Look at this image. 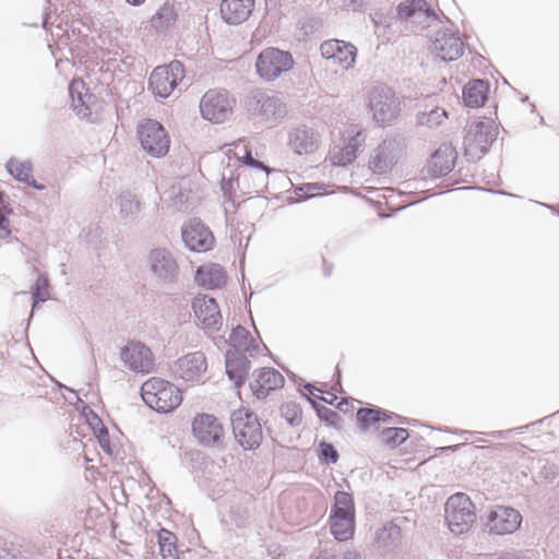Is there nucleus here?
<instances>
[{
  "mask_svg": "<svg viewBox=\"0 0 559 559\" xmlns=\"http://www.w3.org/2000/svg\"><path fill=\"white\" fill-rule=\"evenodd\" d=\"M310 393H312V390L314 389V386L312 384H307L305 386Z\"/></svg>",
  "mask_w": 559,
  "mask_h": 559,
  "instance_id": "nucleus-54",
  "label": "nucleus"
},
{
  "mask_svg": "<svg viewBox=\"0 0 559 559\" xmlns=\"http://www.w3.org/2000/svg\"><path fill=\"white\" fill-rule=\"evenodd\" d=\"M455 158L456 152L451 145H441L430 157L428 174L436 178L448 175L454 168Z\"/></svg>",
  "mask_w": 559,
  "mask_h": 559,
  "instance_id": "nucleus-26",
  "label": "nucleus"
},
{
  "mask_svg": "<svg viewBox=\"0 0 559 559\" xmlns=\"http://www.w3.org/2000/svg\"><path fill=\"white\" fill-rule=\"evenodd\" d=\"M253 377L250 388L258 399L266 397L271 391L282 388L285 381L284 377L274 368L257 370Z\"/></svg>",
  "mask_w": 559,
  "mask_h": 559,
  "instance_id": "nucleus-23",
  "label": "nucleus"
},
{
  "mask_svg": "<svg viewBox=\"0 0 559 559\" xmlns=\"http://www.w3.org/2000/svg\"><path fill=\"white\" fill-rule=\"evenodd\" d=\"M8 219L5 216L0 212V229H5L8 226Z\"/></svg>",
  "mask_w": 559,
  "mask_h": 559,
  "instance_id": "nucleus-51",
  "label": "nucleus"
},
{
  "mask_svg": "<svg viewBox=\"0 0 559 559\" xmlns=\"http://www.w3.org/2000/svg\"><path fill=\"white\" fill-rule=\"evenodd\" d=\"M401 539V528L399 525L390 522L385 524L377 534V542L384 548L395 547Z\"/></svg>",
  "mask_w": 559,
  "mask_h": 559,
  "instance_id": "nucleus-36",
  "label": "nucleus"
},
{
  "mask_svg": "<svg viewBox=\"0 0 559 559\" xmlns=\"http://www.w3.org/2000/svg\"><path fill=\"white\" fill-rule=\"evenodd\" d=\"M330 528L337 540H347L354 534L355 516L331 514Z\"/></svg>",
  "mask_w": 559,
  "mask_h": 559,
  "instance_id": "nucleus-33",
  "label": "nucleus"
},
{
  "mask_svg": "<svg viewBox=\"0 0 559 559\" xmlns=\"http://www.w3.org/2000/svg\"><path fill=\"white\" fill-rule=\"evenodd\" d=\"M248 108L263 120H277L286 115V107L281 98L263 91L251 93Z\"/></svg>",
  "mask_w": 559,
  "mask_h": 559,
  "instance_id": "nucleus-13",
  "label": "nucleus"
},
{
  "mask_svg": "<svg viewBox=\"0 0 559 559\" xmlns=\"http://www.w3.org/2000/svg\"><path fill=\"white\" fill-rule=\"evenodd\" d=\"M157 542L163 559H177V536L166 528L157 534Z\"/></svg>",
  "mask_w": 559,
  "mask_h": 559,
  "instance_id": "nucleus-34",
  "label": "nucleus"
},
{
  "mask_svg": "<svg viewBox=\"0 0 559 559\" xmlns=\"http://www.w3.org/2000/svg\"><path fill=\"white\" fill-rule=\"evenodd\" d=\"M282 416L290 426H298L302 420V411L297 403L288 402L281 407Z\"/></svg>",
  "mask_w": 559,
  "mask_h": 559,
  "instance_id": "nucleus-40",
  "label": "nucleus"
},
{
  "mask_svg": "<svg viewBox=\"0 0 559 559\" xmlns=\"http://www.w3.org/2000/svg\"><path fill=\"white\" fill-rule=\"evenodd\" d=\"M118 204L120 207V215L124 219H134L140 212V203L134 199V197L127 192L122 193L118 199Z\"/></svg>",
  "mask_w": 559,
  "mask_h": 559,
  "instance_id": "nucleus-38",
  "label": "nucleus"
},
{
  "mask_svg": "<svg viewBox=\"0 0 559 559\" xmlns=\"http://www.w3.org/2000/svg\"><path fill=\"white\" fill-rule=\"evenodd\" d=\"M522 515L511 507L496 506L486 516L485 526L491 534L514 533L521 525Z\"/></svg>",
  "mask_w": 559,
  "mask_h": 559,
  "instance_id": "nucleus-11",
  "label": "nucleus"
},
{
  "mask_svg": "<svg viewBox=\"0 0 559 559\" xmlns=\"http://www.w3.org/2000/svg\"><path fill=\"white\" fill-rule=\"evenodd\" d=\"M294 59L288 51L269 47L258 56L255 68L258 74L265 81H274L294 67Z\"/></svg>",
  "mask_w": 559,
  "mask_h": 559,
  "instance_id": "nucleus-4",
  "label": "nucleus"
},
{
  "mask_svg": "<svg viewBox=\"0 0 559 559\" xmlns=\"http://www.w3.org/2000/svg\"><path fill=\"white\" fill-rule=\"evenodd\" d=\"M392 415L381 408L362 407L357 412V420L364 428H369L372 424L378 421H386L391 419Z\"/></svg>",
  "mask_w": 559,
  "mask_h": 559,
  "instance_id": "nucleus-35",
  "label": "nucleus"
},
{
  "mask_svg": "<svg viewBox=\"0 0 559 559\" xmlns=\"http://www.w3.org/2000/svg\"><path fill=\"white\" fill-rule=\"evenodd\" d=\"M251 358L248 354H240L237 350H227L225 355V367L228 378L240 386L247 379L251 368Z\"/></svg>",
  "mask_w": 559,
  "mask_h": 559,
  "instance_id": "nucleus-25",
  "label": "nucleus"
},
{
  "mask_svg": "<svg viewBox=\"0 0 559 559\" xmlns=\"http://www.w3.org/2000/svg\"><path fill=\"white\" fill-rule=\"evenodd\" d=\"M447 111L443 108L436 107L429 111H423L417 115V123L428 128L440 126L447 118Z\"/></svg>",
  "mask_w": 559,
  "mask_h": 559,
  "instance_id": "nucleus-39",
  "label": "nucleus"
},
{
  "mask_svg": "<svg viewBox=\"0 0 559 559\" xmlns=\"http://www.w3.org/2000/svg\"><path fill=\"white\" fill-rule=\"evenodd\" d=\"M498 130L491 119H485L471 124L465 136V150L474 157L484 156L496 140Z\"/></svg>",
  "mask_w": 559,
  "mask_h": 559,
  "instance_id": "nucleus-9",
  "label": "nucleus"
},
{
  "mask_svg": "<svg viewBox=\"0 0 559 559\" xmlns=\"http://www.w3.org/2000/svg\"><path fill=\"white\" fill-rule=\"evenodd\" d=\"M408 431L404 428H386L382 431V437L388 444L399 445L408 438Z\"/></svg>",
  "mask_w": 559,
  "mask_h": 559,
  "instance_id": "nucleus-41",
  "label": "nucleus"
},
{
  "mask_svg": "<svg viewBox=\"0 0 559 559\" xmlns=\"http://www.w3.org/2000/svg\"><path fill=\"white\" fill-rule=\"evenodd\" d=\"M254 0H222V19L231 25H238L247 21L252 13Z\"/></svg>",
  "mask_w": 559,
  "mask_h": 559,
  "instance_id": "nucleus-24",
  "label": "nucleus"
},
{
  "mask_svg": "<svg viewBox=\"0 0 559 559\" xmlns=\"http://www.w3.org/2000/svg\"><path fill=\"white\" fill-rule=\"evenodd\" d=\"M32 295H33V309L36 307L37 302H43L48 299V297H49L48 280L45 275L38 276Z\"/></svg>",
  "mask_w": 559,
  "mask_h": 559,
  "instance_id": "nucleus-42",
  "label": "nucleus"
},
{
  "mask_svg": "<svg viewBox=\"0 0 559 559\" xmlns=\"http://www.w3.org/2000/svg\"><path fill=\"white\" fill-rule=\"evenodd\" d=\"M370 17L376 27H389L393 20L391 12H384L383 10L376 11L370 14Z\"/></svg>",
  "mask_w": 559,
  "mask_h": 559,
  "instance_id": "nucleus-45",
  "label": "nucleus"
},
{
  "mask_svg": "<svg viewBox=\"0 0 559 559\" xmlns=\"http://www.w3.org/2000/svg\"><path fill=\"white\" fill-rule=\"evenodd\" d=\"M240 146H241V150L243 151V155L241 157L237 156L238 159H241L246 165L255 166L263 170L265 169V166L261 162L254 159L251 156V152L247 150V146L245 144H241V143L236 144V148H240ZM236 155H238V153H236Z\"/></svg>",
  "mask_w": 559,
  "mask_h": 559,
  "instance_id": "nucleus-47",
  "label": "nucleus"
},
{
  "mask_svg": "<svg viewBox=\"0 0 559 559\" xmlns=\"http://www.w3.org/2000/svg\"><path fill=\"white\" fill-rule=\"evenodd\" d=\"M192 307L197 319L206 332L214 333L221 330L223 318L214 298L206 296L197 298Z\"/></svg>",
  "mask_w": 559,
  "mask_h": 559,
  "instance_id": "nucleus-21",
  "label": "nucleus"
},
{
  "mask_svg": "<svg viewBox=\"0 0 559 559\" xmlns=\"http://www.w3.org/2000/svg\"><path fill=\"white\" fill-rule=\"evenodd\" d=\"M500 559H519V558H515V557H511V556H506V557H502Z\"/></svg>",
  "mask_w": 559,
  "mask_h": 559,
  "instance_id": "nucleus-58",
  "label": "nucleus"
},
{
  "mask_svg": "<svg viewBox=\"0 0 559 559\" xmlns=\"http://www.w3.org/2000/svg\"><path fill=\"white\" fill-rule=\"evenodd\" d=\"M207 369L206 358L202 352L189 353L177 359L171 372L175 377L185 381H198Z\"/></svg>",
  "mask_w": 559,
  "mask_h": 559,
  "instance_id": "nucleus-20",
  "label": "nucleus"
},
{
  "mask_svg": "<svg viewBox=\"0 0 559 559\" xmlns=\"http://www.w3.org/2000/svg\"><path fill=\"white\" fill-rule=\"evenodd\" d=\"M488 86L481 80L468 82L463 88V100L468 107H480L487 98Z\"/></svg>",
  "mask_w": 559,
  "mask_h": 559,
  "instance_id": "nucleus-32",
  "label": "nucleus"
},
{
  "mask_svg": "<svg viewBox=\"0 0 559 559\" xmlns=\"http://www.w3.org/2000/svg\"><path fill=\"white\" fill-rule=\"evenodd\" d=\"M323 401H324V402H326V403H330V404H332V402H333V401L331 400V397H328V399L323 397Z\"/></svg>",
  "mask_w": 559,
  "mask_h": 559,
  "instance_id": "nucleus-57",
  "label": "nucleus"
},
{
  "mask_svg": "<svg viewBox=\"0 0 559 559\" xmlns=\"http://www.w3.org/2000/svg\"><path fill=\"white\" fill-rule=\"evenodd\" d=\"M320 143V134L305 124L294 127L287 133V146L297 155L313 154Z\"/></svg>",
  "mask_w": 559,
  "mask_h": 559,
  "instance_id": "nucleus-19",
  "label": "nucleus"
},
{
  "mask_svg": "<svg viewBox=\"0 0 559 559\" xmlns=\"http://www.w3.org/2000/svg\"><path fill=\"white\" fill-rule=\"evenodd\" d=\"M185 78V67L179 60L156 67L150 75L148 88L156 96L168 97Z\"/></svg>",
  "mask_w": 559,
  "mask_h": 559,
  "instance_id": "nucleus-7",
  "label": "nucleus"
},
{
  "mask_svg": "<svg viewBox=\"0 0 559 559\" xmlns=\"http://www.w3.org/2000/svg\"><path fill=\"white\" fill-rule=\"evenodd\" d=\"M312 559H360V556L354 551H347L342 555H336L332 551H321Z\"/></svg>",
  "mask_w": 559,
  "mask_h": 559,
  "instance_id": "nucleus-48",
  "label": "nucleus"
},
{
  "mask_svg": "<svg viewBox=\"0 0 559 559\" xmlns=\"http://www.w3.org/2000/svg\"><path fill=\"white\" fill-rule=\"evenodd\" d=\"M171 198L174 199V203L179 211H188L194 204V197L190 191L183 192L180 189L179 192H175L174 190Z\"/></svg>",
  "mask_w": 559,
  "mask_h": 559,
  "instance_id": "nucleus-43",
  "label": "nucleus"
},
{
  "mask_svg": "<svg viewBox=\"0 0 559 559\" xmlns=\"http://www.w3.org/2000/svg\"><path fill=\"white\" fill-rule=\"evenodd\" d=\"M229 183H230V182H225V181H224V182H223V186H222V189H223V190H226V186H227V185H229Z\"/></svg>",
  "mask_w": 559,
  "mask_h": 559,
  "instance_id": "nucleus-59",
  "label": "nucleus"
},
{
  "mask_svg": "<svg viewBox=\"0 0 559 559\" xmlns=\"http://www.w3.org/2000/svg\"><path fill=\"white\" fill-rule=\"evenodd\" d=\"M138 135L143 150L153 157H162L168 153L169 136L164 127L152 119L139 124Z\"/></svg>",
  "mask_w": 559,
  "mask_h": 559,
  "instance_id": "nucleus-10",
  "label": "nucleus"
},
{
  "mask_svg": "<svg viewBox=\"0 0 559 559\" xmlns=\"http://www.w3.org/2000/svg\"><path fill=\"white\" fill-rule=\"evenodd\" d=\"M164 13H169V9L163 8L160 9L156 15L153 16V22L155 23L157 19L162 17Z\"/></svg>",
  "mask_w": 559,
  "mask_h": 559,
  "instance_id": "nucleus-50",
  "label": "nucleus"
},
{
  "mask_svg": "<svg viewBox=\"0 0 559 559\" xmlns=\"http://www.w3.org/2000/svg\"><path fill=\"white\" fill-rule=\"evenodd\" d=\"M71 107L83 118L90 117L91 103L94 96L87 92L85 83L81 79H74L69 86Z\"/></svg>",
  "mask_w": 559,
  "mask_h": 559,
  "instance_id": "nucleus-28",
  "label": "nucleus"
},
{
  "mask_svg": "<svg viewBox=\"0 0 559 559\" xmlns=\"http://www.w3.org/2000/svg\"><path fill=\"white\" fill-rule=\"evenodd\" d=\"M331 514L355 516L354 499L345 491H337Z\"/></svg>",
  "mask_w": 559,
  "mask_h": 559,
  "instance_id": "nucleus-37",
  "label": "nucleus"
},
{
  "mask_svg": "<svg viewBox=\"0 0 559 559\" xmlns=\"http://www.w3.org/2000/svg\"><path fill=\"white\" fill-rule=\"evenodd\" d=\"M311 403H312L313 407L316 408L317 414L320 417V419H322L329 424H334L335 418L338 417V414L335 411H333L326 406H323V405H318L313 401H311Z\"/></svg>",
  "mask_w": 559,
  "mask_h": 559,
  "instance_id": "nucleus-46",
  "label": "nucleus"
},
{
  "mask_svg": "<svg viewBox=\"0 0 559 559\" xmlns=\"http://www.w3.org/2000/svg\"><path fill=\"white\" fill-rule=\"evenodd\" d=\"M226 280L224 269L219 264L211 263L197 270L195 281L199 285L215 289L224 285Z\"/></svg>",
  "mask_w": 559,
  "mask_h": 559,
  "instance_id": "nucleus-29",
  "label": "nucleus"
},
{
  "mask_svg": "<svg viewBox=\"0 0 559 559\" xmlns=\"http://www.w3.org/2000/svg\"><path fill=\"white\" fill-rule=\"evenodd\" d=\"M230 423L236 440L245 450H253L261 444L263 433L255 414L246 408L236 409L231 413Z\"/></svg>",
  "mask_w": 559,
  "mask_h": 559,
  "instance_id": "nucleus-2",
  "label": "nucleus"
},
{
  "mask_svg": "<svg viewBox=\"0 0 559 559\" xmlns=\"http://www.w3.org/2000/svg\"><path fill=\"white\" fill-rule=\"evenodd\" d=\"M323 401H324V402H326V403H330V404H332V402H333V401L331 400V397H328V399L323 397Z\"/></svg>",
  "mask_w": 559,
  "mask_h": 559,
  "instance_id": "nucleus-56",
  "label": "nucleus"
},
{
  "mask_svg": "<svg viewBox=\"0 0 559 559\" xmlns=\"http://www.w3.org/2000/svg\"><path fill=\"white\" fill-rule=\"evenodd\" d=\"M8 171L21 182H24L37 190H44L46 187L38 183L33 178V164L31 160L19 162L14 158H10L5 165Z\"/></svg>",
  "mask_w": 559,
  "mask_h": 559,
  "instance_id": "nucleus-31",
  "label": "nucleus"
},
{
  "mask_svg": "<svg viewBox=\"0 0 559 559\" xmlns=\"http://www.w3.org/2000/svg\"><path fill=\"white\" fill-rule=\"evenodd\" d=\"M3 195H4V193L0 192V212L2 210H7V206L3 204Z\"/></svg>",
  "mask_w": 559,
  "mask_h": 559,
  "instance_id": "nucleus-53",
  "label": "nucleus"
},
{
  "mask_svg": "<svg viewBox=\"0 0 559 559\" xmlns=\"http://www.w3.org/2000/svg\"><path fill=\"white\" fill-rule=\"evenodd\" d=\"M464 43L459 35V32L443 27L436 32L432 39L431 50L442 61H452L459 59L464 52Z\"/></svg>",
  "mask_w": 559,
  "mask_h": 559,
  "instance_id": "nucleus-14",
  "label": "nucleus"
},
{
  "mask_svg": "<svg viewBox=\"0 0 559 559\" xmlns=\"http://www.w3.org/2000/svg\"><path fill=\"white\" fill-rule=\"evenodd\" d=\"M128 3L132 4V5H140L142 4L145 0H126Z\"/></svg>",
  "mask_w": 559,
  "mask_h": 559,
  "instance_id": "nucleus-52",
  "label": "nucleus"
},
{
  "mask_svg": "<svg viewBox=\"0 0 559 559\" xmlns=\"http://www.w3.org/2000/svg\"><path fill=\"white\" fill-rule=\"evenodd\" d=\"M99 445L104 451L110 453V441L108 430L105 427H102L99 433L97 436Z\"/></svg>",
  "mask_w": 559,
  "mask_h": 559,
  "instance_id": "nucleus-49",
  "label": "nucleus"
},
{
  "mask_svg": "<svg viewBox=\"0 0 559 559\" xmlns=\"http://www.w3.org/2000/svg\"><path fill=\"white\" fill-rule=\"evenodd\" d=\"M185 246L194 252H205L213 248L215 239L207 226L199 218L189 219L181 227Z\"/></svg>",
  "mask_w": 559,
  "mask_h": 559,
  "instance_id": "nucleus-15",
  "label": "nucleus"
},
{
  "mask_svg": "<svg viewBox=\"0 0 559 559\" xmlns=\"http://www.w3.org/2000/svg\"><path fill=\"white\" fill-rule=\"evenodd\" d=\"M320 457L325 463L334 464L338 460V453L333 444L322 442L320 444Z\"/></svg>",
  "mask_w": 559,
  "mask_h": 559,
  "instance_id": "nucleus-44",
  "label": "nucleus"
},
{
  "mask_svg": "<svg viewBox=\"0 0 559 559\" xmlns=\"http://www.w3.org/2000/svg\"><path fill=\"white\" fill-rule=\"evenodd\" d=\"M366 136L361 131H356L347 142V144L340 148L337 152H333L331 160L334 165L346 166L353 163L356 158L357 150L364 145Z\"/></svg>",
  "mask_w": 559,
  "mask_h": 559,
  "instance_id": "nucleus-30",
  "label": "nucleus"
},
{
  "mask_svg": "<svg viewBox=\"0 0 559 559\" xmlns=\"http://www.w3.org/2000/svg\"><path fill=\"white\" fill-rule=\"evenodd\" d=\"M320 51L323 58L343 69H349L356 59V47L343 40H326L321 45Z\"/></svg>",
  "mask_w": 559,
  "mask_h": 559,
  "instance_id": "nucleus-22",
  "label": "nucleus"
},
{
  "mask_svg": "<svg viewBox=\"0 0 559 559\" xmlns=\"http://www.w3.org/2000/svg\"><path fill=\"white\" fill-rule=\"evenodd\" d=\"M228 342L230 345L228 350H237V353L248 354L250 357H254L261 350L266 349L265 345L261 348L249 331L241 325L233 329Z\"/></svg>",
  "mask_w": 559,
  "mask_h": 559,
  "instance_id": "nucleus-27",
  "label": "nucleus"
},
{
  "mask_svg": "<svg viewBox=\"0 0 559 559\" xmlns=\"http://www.w3.org/2000/svg\"><path fill=\"white\" fill-rule=\"evenodd\" d=\"M143 402L158 413H169L182 401L180 390L169 381L151 378L141 386Z\"/></svg>",
  "mask_w": 559,
  "mask_h": 559,
  "instance_id": "nucleus-1",
  "label": "nucleus"
},
{
  "mask_svg": "<svg viewBox=\"0 0 559 559\" xmlns=\"http://www.w3.org/2000/svg\"><path fill=\"white\" fill-rule=\"evenodd\" d=\"M476 520L475 508L465 493L451 496L445 503V521L449 530L461 535L467 532Z\"/></svg>",
  "mask_w": 559,
  "mask_h": 559,
  "instance_id": "nucleus-3",
  "label": "nucleus"
},
{
  "mask_svg": "<svg viewBox=\"0 0 559 559\" xmlns=\"http://www.w3.org/2000/svg\"><path fill=\"white\" fill-rule=\"evenodd\" d=\"M120 359L129 370L136 373H150L154 370L153 353L141 342H129L122 347Z\"/></svg>",
  "mask_w": 559,
  "mask_h": 559,
  "instance_id": "nucleus-12",
  "label": "nucleus"
},
{
  "mask_svg": "<svg viewBox=\"0 0 559 559\" xmlns=\"http://www.w3.org/2000/svg\"><path fill=\"white\" fill-rule=\"evenodd\" d=\"M235 99L225 90H210L200 100V111L205 120L225 122L233 114Z\"/></svg>",
  "mask_w": 559,
  "mask_h": 559,
  "instance_id": "nucleus-5",
  "label": "nucleus"
},
{
  "mask_svg": "<svg viewBox=\"0 0 559 559\" xmlns=\"http://www.w3.org/2000/svg\"><path fill=\"white\" fill-rule=\"evenodd\" d=\"M192 432L197 440L205 447L219 445L224 429L216 417L211 414H199L192 423Z\"/></svg>",
  "mask_w": 559,
  "mask_h": 559,
  "instance_id": "nucleus-18",
  "label": "nucleus"
},
{
  "mask_svg": "<svg viewBox=\"0 0 559 559\" xmlns=\"http://www.w3.org/2000/svg\"><path fill=\"white\" fill-rule=\"evenodd\" d=\"M312 189H313V188L308 187L309 195H314V194H316L314 192H312Z\"/></svg>",
  "mask_w": 559,
  "mask_h": 559,
  "instance_id": "nucleus-55",
  "label": "nucleus"
},
{
  "mask_svg": "<svg viewBox=\"0 0 559 559\" xmlns=\"http://www.w3.org/2000/svg\"><path fill=\"white\" fill-rule=\"evenodd\" d=\"M369 107L378 122H389L397 117L400 102L394 91L386 85H376L369 93Z\"/></svg>",
  "mask_w": 559,
  "mask_h": 559,
  "instance_id": "nucleus-8",
  "label": "nucleus"
},
{
  "mask_svg": "<svg viewBox=\"0 0 559 559\" xmlns=\"http://www.w3.org/2000/svg\"><path fill=\"white\" fill-rule=\"evenodd\" d=\"M151 272L164 283H174L179 274V265L174 254L166 248L151 250L147 259Z\"/></svg>",
  "mask_w": 559,
  "mask_h": 559,
  "instance_id": "nucleus-16",
  "label": "nucleus"
},
{
  "mask_svg": "<svg viewBox=\"0 0 559 559\" xmlns=\"http://www.w3.org/2000/svg\"><path fill=\"white\" fill-rule=\"evenodd\" d=\"M397 15L401 20L425 27H430L438 21V14L426 0H407L397 7Z\"/></svg>",
  "mask_w": 559,
  "mask_h": 559,
  "instance_id": "nucleus-17",
  "label": "nucleus"
},
{
  "mask_svg": "<svg viewBox=\"0 0 559 559\" xmlns=\"http://www.w3.org/2000/svg\"><path fill=\"white\" fill-rule=\"evenodd\" d=\"M405 150L404 141L396 138H385L369 156L368 167L377 175L389 173L402 157Z\"/></svg>",
  "mask_w": 559,
  "mask_h": 559,
  "instance_id": "nucleus-6",
  "label": "nucleus"
},
{
  "mask_svg": "<svg viewBox=\"0 0 559 559\" xmlns=\"http://www.w3.org/2000/svg\"><path fill=\"white\" fill-rule=\"evenodd\" d=\"M448 449H457V445H454V447H449Z\"/></svg>",
  "mask_w": 559,
  "mask_h": 559,
  "instance_id": "nucleus-60",
  "label": "nucleus"
}]
</instances>
